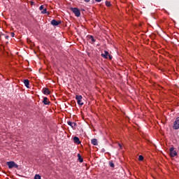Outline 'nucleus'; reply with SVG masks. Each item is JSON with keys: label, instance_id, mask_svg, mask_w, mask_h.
I'll use <instances>...</instances> for the list:
<instances>
[{"label": "nucleus", "instance_id": "nucleus-17", "mask_svg": "<svg viewBox=\"0 0 179 179\" xmlns=\"http://www.w3.org/2000/svg\"><path fill=\"white\" fill-rule=\"evenodd\" d=\"M34 179H41V176L36 174L34 176Z\"/></svg>", "mask_w": 179, "mask_h": 179}, {"label": "nucleus", "instance_id": "nucleus-12", "mask_svg": "<svg viewBox=\"0 0 179 179\" xmlns=\"http://www.w3.org/2000/svg\"><path fill=\"white\" fill-rule=\"evenodd\" d=\"M43 93L46 94V95H48V94H50V90L48 88H43Z\"/></svg>", "mask_w": 179, "mask_h": 179}, {"label": "nucleus", "instance_id": "nucleus-19", "mask_svg": "<svg viewBox=\"0 0 179 179\" xmlns=\"http://www.w3.org/2000/svg\"><path fill=\"white\" fill-rule=\"evenodd\" d=\"M106 6H111V3H110V1H106Z\"/></svg>", "mask_w": 179, "mask_h": 179}, {"label": "nucleus", "instance_id": "nucleus-10", "mask_svg": "<svg viewBox=\"0 0 179 179\" xmlns=\"http://www.w3.org/2000/svg\"><path fill=\"white\" fill-rule=\"evenodd\" d=\"M108 55H109V53L107 51H104V53H102L101 54V57H103V58H105L106 59H107L108 58Z\"/></svg>", "mask_w": 179, "mask_h": 179}, {"label": "nucleus", "instance_id": "nucleus-26", "mask_svg": "<svg viewBox=\"0 0 179 179\" xmlns=\"http://www.w3.org/2000/svg\"><path fill=\"white\" fill-rule=\"evenodd\" d=\"M119 146L120 147V148H121V145L119 144Z\"/></svg>", "mask_w": 179, "mask_h": 179}, {"label": "nucleus", "instance_id": "nucleus-15", "mask_svg": "<svg viewBox=\"0 0 179 179\" xmlns=\"http://www.w3.org/2000/svg\"><path fill=\"white\" fill-rule=\"evenodd\" d=\"M87 38L89 40H91L92 43H95L96 42V39H94V38L92 35L87 36Z\"/></svg>", "mask_w": 179, "mask_h": 179}, {"label": "nucleus", "instance_id": "nucleus-22", "mask_svg": "<svg viewBox=\"0 0 179 179\" xmlns=\"http://www.w3.org/2000/svg\"><path fill=\"white\" fill-rule=\"evenodd\" d=\"M85 2H90V0H84Z\"/></svg>", "mask_w": 179, "mask_h": 179}, {"label": "nucleus", "instance_id": "nucleus-5", "mask_svg": "<svg viewBox=\"0 0 179 179\" xmlns=\"http://www.w3.org/2000/svg\"><path fill=\"white\" fill-rule=\"evenodd\" d=\"M174 129H179V117H177L174 124H173Z\"/></svg>", "mask_w": 179, "mask_h": 179}, {"label": "nucleus", "instance_id": "nucleus-2", "mask_svg": "<svg viewBox=\"0 0 179 179\" xmlns=\"http://www.w3.org/2000/svg\"><path fill=\"white\" fill-rule=\"evenodd\" d=\"M72 12L77 16V17H79L80 16V10H78V8H71Z\"/></svg>", "mask_w": 179, "mask_h": 179}, {"label": "nucleus", "instance_id": "nucleus-14", "mask_svg": "<svg viewBox=\"0 0 179 179\" xmlns=\"http://www.w3.org/2000/svg\"><path fill=\"white\" fill-rule=\"evenodd\" d=\"M24 86L26 87H27V89H29L30 87H29V85H30V83L29 81V80H24Z\"/></svg>", "mask_w": 179, "mask_h": 179}, {"label": "nucleus", "instance_id": "nucleus-18", "mask_svg": "<svg viewBox=\"0 0 179 179\" xmlns=\"http://www.w3.org/2000/svg\"><path fill=\"white\" fill-rule=\"evenodd\" d=\"M138 159L140 160V162H142V160H143V156L139 155Z\"/></svg>", "mask_w": 179, "mask_h": 179}, {"label": "nucleus", "instance_id": "nucleus-25", "mask_svg": "<svg viewBox=\"0 0 179 179\" xmlns=\"http://www.w3.org/2000/svg\"><path fill=\"white\" fill-rule=\"evenodd\" d=\"M113 58V57L109 55V59H111Z\"/></svg>", "mask_w": 179, "mask_h": 179}, {"label": "nucleus", "instance_id": "nucleus-21", "mask_svg": "<svg viewBox=\"0 0 179 179\" xmlns=\"http://www.w3.org/2000/svg\"><path fill=\"white\" fill-rule=\"evenodd\" d=\"M10 35H11V37H15V33L11 32V33H10Z\"/></svg>", "mask_w": 179, "mask_h": 179}, {"label": "nucleus", "instance_id": "nucleus-8", "mask_svg": "<svg viewBox=\"0 0 179 179\" xmlns=\"http://www.w3.org/2000/svg\"><path fill=\"white\" fill-rule=\"evenodd\" d=\"M68 125H70L73 129H76V123L72 122L71 121L67 122Z\"/></svg>", "mask_w": 179, "mask_h": 179}, {"label": "nucleus", "instance_id": "nucleus-20", "mask_svg": "<svg viewBox=\"0 0 179 179\" xmlns=\"http://www.w3.org/2000/svg\"><path fill=\"white\" fill-rule=\"evenodd\" d=\"M109 166H110V167H114V163L110 162H109Z\"/></svg>", "mask_w": 179, "mask_h": 179}, {"label": "nucleus", "instance_id": "nucleus-3", "mask_svg": "<svg viewBox=\"0 0 179 179\" xmlns=\"http://www.w3.org/2000/svg\"><path fill=\"white\" fill-rule=\"evenodd\" d=\"M171 157H176L177 156V151L175 150L173 147H171L169 150Z\"/></svg>", "mask_w": 179, "mask_h": 179}, {"label": "nucleus", "instance_id": "nucleus-13", "mask_svg": "<svg viewBox=\"0 0 179 179\" xmlns=\"http://www.w3.org/2000/svg\"><path fill=\"white\" fill-rule=\"evenodd\" d=\"M91 143L94 145V146H97V145H99V143H97V139L96 138L92 139Z\"/></svg>", "mask_w": 179, "mask_h": 179}, {"label": "nucleus", "instance_id": "nucleus-24", "mask_svg": "<svg viewBox=\"0 0 179 179\" xmlns=\"http://www.w3.org/2000/svg\"><path fill=\"white\" fill-rule=\"evenodd\" d=\"M5 38H6V39L9 38V36H6Z\"/></svg>", "mask_w": 179, "mask_h": 179}, {"label": "nucleus", "instance_id": "nucleus-16", "mask_svg": "<svg viewBox=\"0 0 179 179\" xmlns=\"http://www.w3.org/2000/svg\"><path fill=\"white\" fill-rule=\"evenodd\" d=\"M78 160H79L80 163H83V159L80 156V154H78Z\"/></svg>", "mask_w": 179, "mask_h": 179}, {"label": "nucleus", "instance_id": "nucleus-4", "mask_svg": "<svg viewBox=\"0 0 179 179\" xmlns=\"http://www.w3.org/2000/svg\"><path fill=\"white\" fill-rule=\"evenodd\" d=\"M82 95H76V99L77 100V103L78 104H79V106H83V102H82Z\"/></svg>", "mask_w": 179, "mask_h": 179}, {"label": "nucleus", "instance_id": "nucleus-1", "mask_svg": "<svg viewBox=\"0 0 179 179\" xmlns=\"http://www.w3.org/2000/svg\"><path fill=\"white\" fill-rule=\"evenodd\" d=\"M6 165L8 166V169H18L19 168V165H17V164H16L13 161L7 162Z\"/></svg>", "mask_w": 179, "mask_h": 179}, {"label": "nucleus", "instance_id": "nucleus-6", "mask_svg": "<svg viewBox=\"0 0 179 179\" xmlns=\"http://www.w3.org/2000/svg\"><path fill=\"white\" fill-rule=\"evenodd\" d=\"M39 10H41V13H43V15L47 13V8L43 5L39 7Z\"/></svg>", "mask_w": 179, "mask_h": 179}, {"label": "nucleus", "instance_id": "nucleus-7", "mask_svg": "<svg viewBox=\"0 0 179 179\" xmlns=\"http://www.w3.org/2000/svg\"><path fill=\"white\" fill-rule=\"evenodd\" d=\"M43 104H45V106H50V103H51L50 101V100L48 99V98L47 97H44L43 100Z\"/></svg>", "mask_w": 179, "mask_h": 179}, {"label": "nucleus", "instance_id": "nucleus-23", "mask_svg": "<svg viewBox=\"0 0 179 179\" xmlns=\"http://www.w3.org/2000/svg\"><path fill=\"white\" fill-rule=\"evenodd\" d=\"M96 2H101V0H95Z\"/></svg>", "mask_w": 179, "mask_h": 179}, {"label": "nucleus", "instance_id": "nucleus-9", "mask_svg": "<svg viewBox=\"0 0 179 179\" xmlns=\"http://www.w3.org/2000/svg\"><path fill=\"white\" fill-rule=\"evenodd\" d=\"M60 24H61V22L57 21V20H52L51 21V24H52V26H58V25Z\"/></svg>", "mask_w": 179, "mask_h": 179}, {"label": "nucleus", "instance_id": "nucleus-11", "mask_svg": "<svg viewBox=\"0 0 179 179\" xmlns=\"http://www.w3.org/2000/svg\"><path fill=\"white\" fill-rule=\"evenodd\" d=\"M73 142L74 143H76L77 145H80V140L77 136H75L73 138Z\"/></svg>", "mask_w": 179, "mask_h": 179}]
</instances>
